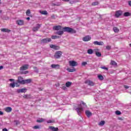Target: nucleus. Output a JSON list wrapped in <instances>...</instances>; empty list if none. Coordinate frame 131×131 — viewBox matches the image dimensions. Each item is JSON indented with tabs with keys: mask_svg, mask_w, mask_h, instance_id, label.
<instances>
[{
	"mask_svg": "<svg viewBox=\"0 0 131 131\" xmlns=\"http://www.w3.org/2000/svg\"><path fill=\"white\" fill-rule=\"evenodd\" d=\"M84 106V107H86V105L85 104V103H84L83 101H81L80 102V106L78 107V108H76L75 110L77 111L78 115H81V113L83 112V108H82V106Z\"/></svg>",
	"mask_w": 131,
	"mask_h": 131,
	"instance_id": "obj_1",
	"label": "nucleus"
},
{
	"mask_svg": "<svg viewBox=\"0 0 131 131\" xmlns=\"http://www.w3.org/2000/svg\"><path fill=\"white\" fill-rule=\"evenodd\" d=\"M64 32H68V33H76L75 30L68 27L63 28V30Z\"/></svg>",
	"mask_w": 131,
	"mask_h": 131,
	"instance_id": "obj_2",
	"label": "nucleus"
},
{
	"mask_svg": "<svg viewBox=\"0 0 131 131\" xmlns=\"http://www.w3.org/2000/svg\"><path fill=\"white\" fill-rule=\"evenodd\" d=\"M61 56L62 52L61 51H57L54 55V57L56 58V59H59Z\"/></svg>",
	"mask_w": 131,
	"mask_h": 131,
	"instance_id": "obj_3",
	"label": "nucleus"
},
{
	"mask_svg": "<svg viewBox=\"0 0 131 131\" xmlns=\"http://www.w3.org/2000/svg\"><path fill=\"white\" fill-rule=\"evenodd\" d=\"M70 66L72 67H75V66H77L78 65V63L77 62L73 60H71L69 61Z\"/></svg>",
	"mask_w": 131,
	"mask_h": 131,
	"instance_id": "obj_4",
	"label": "nucleus"
},
{
	"mask_svg": "<svg viewBox=\"0 0 131 131\" xmlns=\"http://www.w3.org/2000/svg\"><path fill=\"white\" fill-rule=\"evenodd\" d=\"M91 39H92V37H91L90 35L85 36L82 38V40L83 41H90Z\"/></svg>",
	"mask_w": 131,
	"mask_h": 131,
	"instance_id": "obj_5",
	"label": "nucleus"
},
{
	"mask_svg": "<svg viewBox=\"0 0 131 131\" xmlns=\"http://www.w3.org/2000/svg\"><path fill=\"white\" fill-rule=\"evenodd\" d=\"M99 51L100 50H99L98 49L94 50V52L97 57H101V56H102V54L99 52Z\"/></svg>",
	"mask_w": 131,
	"mask_h": 131,
	"instance_id": "obj_6",
	"label": "nucleus"
},
{
	"mask_svg": "<svg viewBox=\"0 0 131 131\" xmlns=\"http://www.w3.org/2000/svg\"><path fill=\"white\" fill-rule=\"evenodd\" d=\"M52 39L50 38H46L45 39H42L41 40V43H47V42H50V41H51Z\"/></svg>",
	"mask_w": 131,
	"mask_h": 131,
	"instance_id": "obj_7",
	"label": "nucleus"
},
{
	"mask_svg": "<svg viewBox=\"0 0 131 131\" xmlns=\"http://www.w3.org/2000/svg\"><path fill=\"white\" fill-rule=\"evenodd\" d=\"M53 30H63V27L61 26H56L53 27Z\"/></svg>",
	"mask_w": 131,
	"mask_h": 131,
	"instance_id": "obj_8",
	"label": "nucleus"
},
{
	"mask_svg": "<svg viewBox=\"0 0 131 131\" xmlns=\"http://www.w3.org/2000/svg\"><path fill=\"white\" fill-rule=\"evenodd\" d=\"M85 83H86V84H88V85H90L91 86H93L95 84L94 82H93L90 80H86L85 81Z\"/></svg>",
	"mask_w": 131,
	"mask_h": 131,
	"instance_id": "obj_9",
	"label": "nucleus"
},
{
	"mask_svg": "<svg viewBox=\"0 0 131 131\" xmlns=\"http://www.w3.org/2000/svg\"><path fill=\"white\" fill-rule=\"evenodd\" d=\"M94 45L96 46H104V42L103 41H95L93 42Z\"/></svg>",
	"mask_w": 131,
	"mask_h": 131,
	"instance_id": "obj_10",
	"label": "nucleus"
},
{
	"mask_svg": "<svg viewBox=\"0 0 131 131\" xmlns=\"http://www.w3.org/2000/svg\"><path fill=\"white\" fill-rule=\"evenodd\" d=\"M122 15V11L121 10H118L116 12L115 16L116 18L120 17Z\"/></svg>",
	"mask_w": 131,
	"mask_h": 131,
	"instance_id": "obj_11",
	"label": "nucleus"
},
{
	"mask_svg": "<svg viewBox=\"0 0 131 131\" xmlns=\"http://www.w3.org/2000/svg\"><path fill=\"white\" fill-rule=\"evenodd\" d=\"M28 67H29V66L28 64H24L21 67H20V70L21 71L27 70V69H28Z\"/></svg>",
	"mask_w": 131,
	"mask_h": 131,
	"instance_id": "obj_12",
	"label": "nucleus"
},
{
	"mask_svg": "<svg viewBox=\"0 0 131 131\" xmlns=\"http://www.w3.org/2000/svg\"><path fill=\"white\" fill-rule=\"evenodd\" d=\"M27 91V89H26V88L18 89L17 90V93H18V94H20V93H26Z\"/></svg>",
	"mask_w": 131,
	"mask_h": 131,
	"instance_id": "obj_13",
	"label": "nucleus"
},
{
	"mask_svg": "<svg viewBox=\"0 0 131 131\" xmlns=\"http://www.w3.org/2000/svg\"><path fill=\"white\" fill-rule=\"evenodd\" d=\"M51 67L53 69H60V65L59 64H51Z\"/></svg>",
	"mask_w": 131,
	"mask_h": 131,
	"instance_id": "obj_14",
	"label": "nucleus"
},
{
	"mask_svg": "<svg viewBox=\"0 0 131 131\" xmlns=\"http://www.w3.org/2000/svg\"><path fill=\"white\" fill-rule=\"evenodd\" d=\"M50 48L51 49H53L54 50H60V47L58 46H55L54 45H51L50 46Z\"/></svg>",
	"mask_w": 131,
	"mask_h": 131,
	"instance_id": "obj_15",
	"label": "nucleus"
},
{
	"mask_svg": "<svg viewBox=\"0 0 131 131\" xmlns=\"http://www.w3.org/2000/svg\"><path fill=\"white\" fill-rule=\"evenodd\" d=\"M41 25L40 24H37V26L35 27H34L33 28V31H37L40 28Z\"/></svg>",
	"mask_w": 131,
	"mask_h": 131,
	"instance_id": "obj_16",
	"label": "nucleus"
},
{
	"mask_svg": "<svg viewBox=\"0 0 131 131\" xmlns=\"http://www.w3.org/2000/svg\"><path fill=\"white\" fill-rule=\"evenodd\" d=\"M17 81L21 84H24V80H23V78L21 77H18Z\"/></svg>",
	"mask_w": 131,
	"mask_h": 131,
	"instance_id": "obj_17",
	"label": "nucleus"
},
{
	"mask_svg": "<svg viewBox=\"0 0 131 131\" xmlns=\"http://www.w3.org/2000/svg\"><path fill=\"white\" fill-rule=\"evenodd\" d=\"M6 112L10 113V112H12V107H7L4 109Z\"/></svg>",
	"mask_w": 131,
	"mask_h": 131,
	"instance_id": "obj_18",
	"label": "nucleus"
},
{
	"mask_svg": "<svg viewBox=\"0 0 131 131\" xmlns=\"http://www.w3.org/2000/svg\"><path fill=\"white\" fill-rule=\"evenodd\" d=\"M55 34H57L58 35H62L64 34V30H60L55 32Z\"/></svg>",
	"mask_w": 131,
	"mask_h": 131,
	"instance_id": "obj_19",
	"label": "nucleus"
},
{
	"mask_svg": "<svg viewBox=\"0 0 131 131\" xmlns=\"http://www.w3.org/2000/svg\"><path fill=\"white\" fill-rule=\"evenodd\" d=\"M16 24H18V25H23L24 21L23 20H18L16 21Z\"/></svg>",
	"mask_w": 131,
	"mask_h": 131,
	"instance_id": "obj_20",
	"label": "nucleus"
},
{
	"mask_svg": "<svg viewBox=\"0 0 131 131\" xmlns=\"http://www.w3.org/2000/svg\"><path fill=\"white\" fill-rule=\"evenodd\" d=\"M31 79H28L24 80V84H25V83H30L32 81Z\"/></svg>",
	"mask_w": 131,
	"mask_h": 131,
	"instance_id": "obj_21",
	"label": "nucleus"
},
{
	"mask_svg": "<svg viewBox=\"0 0 131 131\" xmlns=\"http://www.w3.org/2000/svg\"><path fill=\"white\" fill-rule=\"evenodd\" d=\"M85 114L87 116V117H90L92 115V112H91L90 111H85Z\"/></svg>",
	"mask_w": 131,
	"mask_h": 131,
	"instance_id": "obj_22",
	"label": "nucleus"
},
{
	"mask_svg": "<svg viewBox=\"0 0 131 131\" xmlns=\"http://www.w3.org/2000/svg\"><path fill=\"white\" fill-rule=\"evenodd\" d=\"M67 70L68 72H75L76 70L75 68H73V69L68 68Z\"/></svg>",
	"mask_w": 131,
	"mask_h": 131,
	"instance_id": "obj_23",
	"label": "nucleus"
},
{
	"mask_svg": "<svg viewBox=\"0 0 131 131\" xmlns=\"http://www.w3.org/2000/svg\"><path fill=\"white\" fill-rule=\"evenodd\" d=\"M94 50H93V49H90L87 51V53L88 54H89V55H92V54L94 53Z\"/></svg>",
	"mask_w": 131,
	"mask_h": 131,
	"instance_id": "obj_24",
	"label": "nucleus"
},
{
	"mask_svg": "<svg viewBox=\"0 0 131 131\" xmlns=\"http://www.w3.org/2000/svg\"><path fill=\"white\" fill-rule=\"evenodd\" d=\"M1 31L2 32H11V30L5 28L1 29Z\"/></svg>",
	"mask_w": 131,
	"mask_h": 131,
	"instance_id": "obj_25",
	"label": "nucleus"
},
{
	"mask_svg": "<svg viewBox=\"0 0 131 131\" xmlns=\"http://www.w3.org/2000/svg\"><path fill=\"white\" fill-rule=\"evenodd\" d=\"M46 119L43 118H39L37 120V122H38L39 123H40L41 122H43V121H45Z\"/></svg>",
	"mask_w": 131,
	"mask_h": 131,
	"instance_id": "obj_26",
	"label": "nucleus"
},
{
	"mask_svg": "<svg viewBox=\"0 0 131 131\" xmlns=\"http://www.w3.org/2000/svg\"><path fill=\"white\" fill-rule=\"evenodd\" d=\"M49 128L53 131H58V128H55L54 126H49Z\"/></svg>",
	"mask_w": 131,
	"mask_h": 131,
	"instance_id": "obj_27",
	"label": "nucleus"
},
{
	"mask_svg": "<svg viewBox=\"0 0 131 131\" xmlns=\"http://www.w3.org/2000/svg\"><path fill=\"white\" fill-rule=\"evenodd\" d=\"M72 84V82L68 81L66 83V86H67V88H69Z\"/></svg>",
	"mask_w": 131,
	"mask_h": 131,
	"instance_id": "obj_28",
	"label": "nucleus"
},
{
	"mask_svg": "<svg viewBox=\"0 0 131 131\" xmlns=\"http://www.w3.org/2000/svg\"><path fill=\"white\" fill-rule=\"evenodd\" d=\"M105 124V121H101L98 123V125H100V126H103Z\"/></svg>",
	"mask_w": 131,
	"mask_h": 131,
	"instance_id": "obj_29",
	"label": "nucleus"
},
{
	"mask_svg": "<svg viewBox=\"0 0 131 131\" xmlns=\"http://www.w3.org/2000/svg\"><path fill=\"white\" fill-rule=\"evenodd\" d=\"M111 64L113 65V66H116V65H117V63H116V62L114 61V60H112L111 61Z\"/></svg>",
	"mask_w": 131,
	"mask_h": 131,
	"instance_id": "obj_30",
	"label": "nucleus"
},
{
	"mask_svg": "<svg viewBox=\"0 0 131 131\" xmlns=\"http://www.w3.org/2000/svg\"><path fill=\"white\" fill-rule=\"evenodd\" d=\"M98 78L100 80H103L104 79V77L102 75H98Z\"/></svg>",
	"mask_w": 131,
	"mask_h": 131,
	"instance_id": "obj_31",
	"label": "nucleus"
},
{
	"mask_svg": "<svg viewBox=\"0 0 131 131\" xmlns=\"http://www.w3.org/2000/svg\"><path fill=\"white\" fill-rule=\"evenodd\" d=\"M51 38H52V39H56L57 38H60V36H57V35H55V36H51Z\"/></svg>",
	"mask_w": 131,
	"mask_h": 131,
	"instance_id": "obj_32",
	"label": "nucleus"
},
{
	"mask_svg": "<svg viewBox=\"0 0 131 131\" xmlns=\"http://www.w3.org/2000/svg\"><path fill=\"white\" fill-rule=\"evenodd\" d=\"M113 30H114V32H116V33L119 32V29H118V28H117V27H114Z\"/></svg>",
	"mask_w": 131,
	"mask_h": 131,
	"instance_id": "obj_33",
	"label": "nucleus"
},
{
	"mask_svg": "<svg viewBox=\"0 0 131 131\" xmlns=\"http://www.w3.org/2000/svg\"><path fill=\"white\" fill-rule=\"evenodd\" d=\"M124 16L125 17H128V16H130V13H129V12H125L124 13Z\"/></svg>",
	"mask_w": 131,
	"mask_h": 131,
	"instance_id": "obj_34",
	"label": "nucleus"
},
{
	"mask_svg": "<svg viewBox=\"0 0 131 131\" xmlns=\"http://www.w3.org/2000/svg\"><path fill=\"white\" fill-rule=\"evenodd\" d=\"M33 128H34V129H38L39 128H40V126H38V125H36L34 126Z\"/></svg>",
	"mask_w": 131,
	"mask_h": 131,
	"instance_id": "obj_35",
	"label": "nucleus"
},
{
	"mask_svg": "<svg viewBox=\"0 0 131 131\" xmlns=\"http://www.w3.org/2000/svg\"><path fill=\"white\" fill-rule=\"evenodd\" d=\"M40 13L42 15H47L48 14V12H47V11H41Z\"/></svg>",
	"mask_w": 131,
	"mask_h": 131,
	"instance_id": "obj_36",
	"label": "nucleus"
},
{
	"mask_svg": "<svg viewBox=\"0 0 131 131\" xmlns=\"http://www.w3.org/2000/svg\"><path fill=\"white\" fill-rule=\"evenodd\" d=\"M30 10L28 9L27 10L26 15L27 16H30Z\"/></svg>",
	"mask_w": 131,
	"mask_h": 131,
	"instance_id": "obj_37",
	"label": "nucleus"
},
{
	"mask_svg": "<svg viewBox=\"0 0 131 131\" xmlns=\"http://www.w3.org/2000/svg\"><path fill=\"white\" fill-rule=\"evenodd\" d=\"M106 50H107L108 51H110L111 50V47L109 45H107L105 47Z\"/></svg>",
	"mask_w": 131,
	"mask_h": 131,
	"instance_id": "obj_38",
	"label": "nucleus"
},
{
	"mask_svg": "<svg viewBox=\"0 0 131 131\" xmlns=\"http://www.w3.org/2000/svg\"><path fill=\"white\" fill-rule=\"evenodd\" d=\"M48 123H54L55 122L54 120H49L47 121Z\"/></svg>",
	"mask_w": 131,
	"mask_h": 131,
	"instance_id": "obj_39",
	"label": "nucleus"
},
{
	"mask_svg": "<svg viewBox=\"0 0 131 131\" xmlns=\"http://www.w3.org/2000/svg\"><path fill=\"white\" fill-rule=\"evenodd\" d=\"M92 5V6H98V5H99V2H93Z\"/></svg>",
	"mask_w": 131,
	"mask_h": 131,
	"instance_id": "obj_40",
	"label": "nucleus"
},
{
	"mask_svg": "<svg viewBox=\"0 0 131 131\" xmlns=\"http://www.w3.org/2000/svg\"><path fill=\"white\" fill-rule=\"evenodd\" d=\"M115 113L117 115H120V114H121V112L119 111H116Z\"/></svg>",
	"mask_w": 131,
	"mask_h": 131,
	"instance_id": "obj_41",
	"label": "nucleus"
},
{
	"mask_svg": "<svg viewBox=\"0 0 131 131\" xmlns=\"http://www.w3.org/2000/svg\"><path fill=\"white\" fill-rule=\"evenodd\" d=\"M10 85L11 88H15V83H11L10 84Z\"/></svg>",
	"mask_w": 131,
	"mask_h": 131,
	"instance_id": "obj_42",
	"label": "nucleus"
},
{
	"mask_svg": "<svg viewBox=\"0 0 131 131\" xmlns=\"http://www.w3.org/2000/svg\"><path fill=\"white\" fill-rule=\"evenodd\" d=\"M86 64H88V63L86 62H83L82 63V66H85V65H86Z\"/></svg>",
	"mask_w": 131,
	"mask_h": 131,
	"instance_id": "obj_43",
	"label": "nucleus"
},
{
	"mask_svg": "<svg viewBox=\"0 0 131 131\" xmlns=\"http://www.w3.org/2000/svg\"><path fill=\"white\" fill-rule=\"evenodd\" d=\"M101 69H104L105 70H108V68L105 67H101Z\"/></svg>",
	"mask_w": 131,
	"mask_h": 131,
	"instance_id": "obj_44",
	"label": "nucleus"
},
{
	"mask_svg": "<svg viewBox=\"0 0 131 131\" xmlns=\"http://www.w3.org/2000/svg\"><path fill=\"white\" fill-rule=\"evenodd\" d=\"M124 88H125V89H128V86H127V85H124Z\"/></svg>",
	"mask_w": 131,
	"mask_h": 131,
	"instance_id": "obj_45",
	"label": "nucleus"
},
{
	"mask_svg": "<svg viewBox=\"0 0 131 131\" xmlns=\"http://www.w3.org/2000/svg\"><path fill=\"white\" fill-rule=\"evenodd\" d=\"M4 69V67L3 66H0V70H2Z\"/></svg>",
	"mask_w": 131,
	"mask_h": 131,
	"instance_id": "obj_46",
	"label": "nucleus"
},
{
	"mask_svg": "<svg viewBox=\"0 0 131 131\" xmlns=\"http://www.w3.org/2000/svg\"><path fill=\"white\" fill-rule=\"evenodd\" d=\"M3 131H8V129L6 128L3 129Z\"/></svg>",
	"mask_w": 131,
	"mask_h": 131,
	"instance_id": "obj_47",
	"label": "nucleus"
},
{
	"mask_svg": "<svg viewBox=\"0 0 131 131\" xmlns=\"http://www.w3.org/2000/svg\"><path fill=\"white\" fill-rule=\"evenodd\" d=\"M24 98H25V99H27V95H25L24 96Z\"/></svg>",
	"mask_w": 131,
	"mask_h": 131,
	"instance_id": "obj_48",
	"label": "nucleus"
},
{
	"mask_svg": "<svg viewBox=\"0 0 131 131\" xmlns=\"http://www.w3.org/2000/svg\"><path fill=\"white\" fill-rule=\"evenodd\" d=\"M4 114V113L2 111H0V115H3Z\"/></svg>",
	"mask_w": 131,
	"mask_h": 131,
	"instance_id": "obj_49",
	"label": "nucleus"
},
{
	"mask_svg": "<svg viewBox=\"0 0 131 131\" xmlns=\"http://www.w3.org/2000/svg\"><path fill=\"white\" fill-rule=\"evenodd\" d=\"M128 5L131 6V1H128Z\"/></svg>",
	"mask_w": 131,
	"mask_h": 131,
	"instance_id": "obj_50",
	"label": "nucleus"
},
{
	"mask_svg": "<svg viewBox=\"0 0 131 131\" xmlns=\"http://www.w3.org/2000/svg\"><path fill=\"white\" fill-rule=\"evenodd\" d=\"M9 81H14V79H10Z\"/></svg>",
	"mask_w": 131,
	"mask_h": 131,
	"instance_id": "obj_51",
	"label": "nucleus"
},
{
	"mask_svg": "<svg viewBox=\"0 0 131 131\" xmlns=\"http://www.w3.org/2000/svg\"><path fill=\"white\" fill-rule=\"evenodd\" d=\"M63 2H69L70 0H62Z\"/></svg>",
	"mask_w": 131,
	"mask_h": 131,
	"instance_id": "obj_52",
	"label": "nucleus"
},
{
	"mask_svg": "<svg viewBox=\"0 0 131 131\" xmlns=\"http://www.w3.org/2000/svg\"><path fill=\"white\" fill-rule=\"evenodd\" d=\"M26 19H27V20H30V17H28Z\"/></svg>",
	"mask_w": 131,
	"mask_h": 131,
	"instance_id": "obj_53",
	"label": "nucleus"
},
{
	"mask_svg": "<svg viewBox=\"0 0 131 131\" xmlns=\"http://www.w3.org/2000/svg\"><path fill=\"white\" fill-rule=\"evenodd\" d=\"M27 73H28V72L27 71L25 72V74H26Z\"/></svg>",
	"mask_w": 131,
	"mask_h": 131,
	"instance_id": "obj_54",
	"label": "nucleus"
},
{
	"mask_svg": "<svg viewBox=\"0 0 131 131\" xmlns=\"http://www.w3.org/2000/svg\"><path fill=\"white\" fill-rule=\"evenodd\" d=\"M2 12H3V11L0 10V14H1V13H2Z\"/></svg>",
	"mask_w": 131,
	"mask_h": 131,
	"instance_id": "obj_55",
	"label": "nucleus"
},
{
	"mask_svg": "<svg viewBox=\"0 0 131 131\" xmlns=\"http://www.w3.org/2000/svg\"><path fill=\"white\" fill-rule=\"evenodd\" d=\"M129 47L131 48V43L129 44Z\"/></svg>",
	"mask_w": 131,
	"mask_h": 131,
	"instance_id": "obj_56",
	"label": "nucleus"
},
{
	"mask_svg": "<svg viewBox=\"0 0 131 131\" xmlns=\"http://www.w3.org/2000/svg\"><path fill=\"white\" fill-rule=\"evenodd\" d=\"M119 119L121 120V118H119Z\"/></svg>",
	"mask_w": 131,
	"mask_h": 131,
	"instance_id": "obj_57",
	"label": "nucleus"
},
{
	"mask_svg": "<svg viewBox=\"0 0 131 131\" xmlns=\"http://www.w3.org/2000/svg\"><path fill=\"white\" fill-rule=\"evenodd\" d=\"M16 124H18V123H16Z\"/></svg>",
	"mask_w": 131,
	"mask_h": 131,
	"instance_id": "obj_58",
	"label": "nucleus"
}]
</instances>
